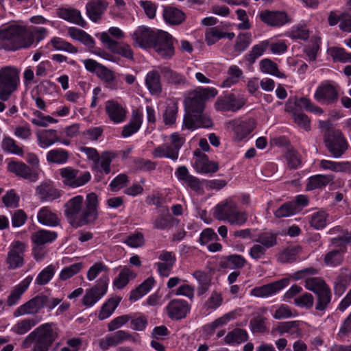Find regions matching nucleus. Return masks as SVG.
<instances>
[{
  "label": "nucleus",
  "mask_w": 351,
  "mask_h": 351,
  "mask_svg": "<svg viewBox=\"0 0 351 351\" xmlns=\"http://www.w3.org/2000/svg\"><path fill=\"white\" fill-rule=\"evenodd\" d=\"M234 36L233 32L226 33L218 27H213L206 32L205 40L208 45H212L221 38H227L229 40H232Z\"/></svg>",
  "instance_id": "e433bc0d"
},
{
  "label": "nucleus",
  "mask_w": 351,
  "mask_h": 351,
  "mask_svg": "<svg viewBox=\"0 0 351 351\" xmlns=\"http://www.w3.org/2000/svg\"><path fill=\"white\" fill-rule=\"evenodd\" d=\"M328 215L323 210L317 211L311 215L310 225L315 229L319 230L324 228L328 221Z\"/></svg>",
  "instance_id": "864d4df0"
},
{
  "label": "nucleus",
  "mask_w": 351,
  "mask_h": 351,
  "mask_svg": "<svg viewBox=\"0 0 351 351\" xmlns=\"http://www.w3.org/2000/svg\"><path fill=\"white\" fill-rule=\"evenodd\" d=\"M350 282L351 272L347 269H342L335 282V293L339 295H342Z\"/></svg>",
  "instance_id": "ea45409f"
},
{
  "label": "nucleus",
  "mask_w": 351,
  "mask_h": 351,
  "mask_svg": "<svg viewBox=\"0 0 351 351\" xmlns=\"http://www.w3.org/2000/svg\"><path fill=\"white\" fill-rule=\"evenodd\" d=\"M24 249V244L20 241H15L12 243L6 259V262L9 265V269H16L23 265V259L22 254Z\"/></svg>",
  "instance_id": "412c9836"
},
{
  "label": "nucleus",
  "mask_w": 351,
  "mask_h": 351,
  "mask_svg": "<svg viewBox=\"0 0 351 351\" xmlns=\"http://www.w3.org/2000/svg\"><path fill=\"white\" fill-rule=\"evenodd\" d=\"M267 318L261 315H256L250 322V330L253 333H264L267 331L265 324Z\"/></svg>",
  "instance_id": "5fc2aeb1"
},
{
  "label": "nucleus",
  "mask_w": 351,
  "mask_h": 351,
  "mask_svg": "<svg viewBox=\"0 0 351 351\" xmlns=\"http://www.w3.org/2000/svg\"><path fill=\"white\" fill-rule=\"evenodd\" d=\"M154 284V279L152 277L148 278L142 284H141L137 288L133 290L130 296L131 301H136L145 294H147Z\"/></svg>",
  "instance_id": "37998d69"
},
{
  "label": "nucleus",
  "mask_w": 351,
  "mask_h": 351,
  "mask_svg": "<svg viewBox=\"0 0 351 351\" xmlns=\"http://www.w3.org/2000/svg\"><path fill=\"white\" fill-rule=\"evenodd\" d=\"M36 193L43 201H51L60 197L59 191L47 183L39 185L36 188Z\"/></svg>",
  "instance_id": "c9c22d12"
},
{
  "label": "nucleus",
  "mask_w": 351,
  "mask_h": 351,
  "mask_svg": "<svg viewBox=\"0 0 351 351\" xmlns=\"http://www.w3.org/2000/svg\"><path fill=\"white\" fill-rule=\"evenodd\" d=\"M332 175H316L308 178L306 189L308 191L322 189L333 180Z\"/></svg>",
  "instance_id": "f704fd0d"
},
{
  "label": "nucleus",
  "mask_w": 351,
  "mask_h": 351,
  "mask_svg": "<svg viewBox=\"0 0 351 351\" xmlns=\"http://www.w3.org/2000/svg\"><path fill=\"white\" fill-rule=\"evenodd\" d=\"M217 90L214 88H199L190 93L184 99L186 113L192 114L202 113L204 102L209 98L215 97Z\"/></svg>",
  "instance_id": "7ed1b4c3"
},
{
  "label": "nucleus",
  "mask_w": 351,
  "mask_h": 351,
  "mask_svg": "<svg viewBox=\"0 0 351 351\" xmlns=\"http://www.w3.org/2000/svg\"><path fill=\"white\" fill-rule=\"evenodd\" d=\"M32 44V35L24 26L13 25L0 29V49L16 51Z\"/></svg>",
  "instance_id": "f03ea898"
},
{
  "label": "nucleus",
  "mask_w": 351,
  "mask_h": 351,
  "mask_svg": "<svg viewBox=\"0 0 351 351\" xmlns=\"http://www.w3.org/2000/svg\"><path fill=\"white\" fill-rule=\"evenodd\" d=\"M82 267L83 265L82 263H77L64 267L60 273V279L62 280H66L71 278L74 275L78 274L82 269Z\"/></svg>",
  "instance_id": "e2e57ef3"
},
{
  "label": "nucleus",
  "mask_w": 351,
  "mask_h": 351,
  "mask_svg": "<svg viewBox=\"0 0 351 351\" xmlns=\"http://www.w3.org/2000/svg\"><path fill=\"white\" fill-rule=\"evenodd\" d=\"M143 114L138 110L133 111L130 123L122 130L123 137H129L136 132L142 124Z\"/></svg>",
  "instance_id": "2f4dec72"
},
{
  "label": "nucleus",
  "mask_w": 351,
  "mask_h": 351,
  "mask_svg": "<svg viewBox=\"0 0 351 351\" xmlns=\"http://www.w3.org/2000/svg\"><path fill=\"white\" fill-rule=\"evenodd\" d=\"M213 125V123L210 117L202 112L195 114L186 113L183 119L182 128L194 130L197 128H212Z\"/></svg>",
  "instance_id": "f8f14e48"
},
{
  "label": "nucleus",
  "mask_w": 351,
  "mask_h": 351,
  "mask_svg": "<svg viewBox=\"0 0 351 351\" xmlns=\"http://www.w3.org/2000/svg\"><path fill=\"white\" fill-rule=\"evenodd\" d=\"M305 287L315 293L317 302L315 309L325 311L331 300V292L325 281L317 277H310L305 280Z\"/></svg>",
  "instance_id": "39448f33"
},
{
  "label": "nucleus",
  "mask_w": 351,
  "mask_h": 351,
  "mask_svg": "<svg viewBox=\"0 0 351 351\" xmlns=\"http://www.w3.org/2000/svg\"><path fill=\"white\" fill-rule=\"evenodd\" d=\"M343 259V250H336L328 252L324 257V263L326 265L336 267L340 265Z\"/></svg>",
  "instance_id": "4d7b16f0"
},
{
  "label": "nucleus",
  "mask_w": 351,
  "mask_h": 351,
  "mask_svg": "<svg viewBox=\"0 0 351 351\" xmlns=\"http://www.w3.org/2000/svg\"><path fill=\"white\" fill-rule=\"evenodd\" d=\"M285 158L291 169H297L301 165V156L293 148L287 150Z\"/></svg>",
  "instance_id": "338daca9"
},
{
  "label": "nucleus",
  "mask_w": 351,
  "mask_h": 351,
  "mask_svg": "<svg viewBox=\"0 0 351 351\" xmlns=\"http://www.w3.org/2000/svg\"><path fill=\"white\" fill-rule=\"evenodd\" d=\"M290 332L291 335L296 334L297 337L301 335V330L299 328L298 321H291L280 322L278 325L272 329V334H278L282 335L284 333Z\"/></svg>",
  "instance_id": "7c9ffc66"
},
{
  "label": "nucleus",
  "mask_w": 351,
  "mask_h": 351,
  "mask_svg": "<svg viewBox=\"0 0 351 351\" xmlns=\"http://www.w3.org/2000/svg\"><path fill=\"white\" fill-rule=\"evenodd\" d=\"M105 109L110 119L115 123L123 121L126 117L125 109L117 101L109 100L106 102Z\"/></svg>",
  "instance_id": "5701e85b"
},
{
  "label": "nucleus",
  "mask_w": 351,
  "mask_h": 351,
  "mask_svg": "<svg viewBox=\"0 0 351 351\" xmlns=\"http://www.w3.org/2000/svg\"><path fill=\"white\" fill-rule=\"evenodd\" d=\"M259 17L263 23L271 27H280L290 21L287 13L282 10H265L259 14Z\"/></svg>",
  "instance_id": "2eb2a0df"
},
{
  "label": "nucleus",
  "mask_w": 351,
  "mask_h": 351,
  "mask_svg": "<svg viewBox=\"0 0 351 351\" xmlns=\"http://www.w3.org/2000/svg\"><path fill=\"white\" fill-rule=\"evenodd\" d=\"M246 103L243 97H236L234 95L230 94L223 97L218 98L215 107L220 111H237L241 108Z\"/></svg>",
  "instance_id": "dca6fc26"
},
{
  "label": "nucleus",
  "mask_w": 351,
  "mask_h": 351,
  "mask_svg": "<svg viewBox=\"0 0 351 351\" xmlns=\"http://www.w3.org/2000/svg\"><path fill=\"white\" fill-rule=\"evenodd\" d=\"M260 69L262 72L276 76L280 78H285L286 75L278 71L277 64L268 58L262 60L260 62Z\"/></svg>",
  "instance_id": "8fccbe9b"
},
{
  "label": "nucleus",
  "mask_w": 351,
  "mask_h": 351,
  "mask_svg": "<svg viewBox=\"0 0 351 351\" xmlns=\"http://www.w3.org/2000/svg\"><path fill=\"white\" fill-rule=\"evenodd\" d=\"M38 220L40 223L49 226H56L60 221L57 215L47 207L40 210L38 213Z\"/></svg>",
  "instance_id": "79ce46f5"
},
{
  "label": "nucleus",
  "mask_w": 351,
  "mask_h": 351,
  "mask_svg": "<svg viewBox=\"0 0 351 351\" xmlns=\"http://www.w3.org/2000/svg\"><path fill=\"white\" fill-rule=\"evenodd\" d=\"M32 281V276H27L21 282L16 285L11 291L7 300V304L12 306L16 304L23 293L28 288L29 284Z\"/></svg>",
  "instance_id": "c756f323"
},
{
  "label": "nucleus",
  "mask_w": 351,
  "mask_h": 351,
  "mask_svg": "<svg viewBox=\"0 0 351 351\" xmlns=\"http://www.w3.org/2000/svg\"><path fill=\"white\" fill-rule=\"evenodd\" d=\"M297 206L293 202H287L278 208L274 215L278 218L287 217L295 213Z\"/></svg>",
  "instance_id": "774afa93"
},
{
  "label": "nucleus",
  "mask_w": 351,
  "mask_h": 351,
  "mask_svg": "<svg viewBox=\"0 0 351 351\" xmlns=\"http://www.w3.org/2000/svg\"><path fill=\"white\" fill-rule=\"evenodd\" d=\"M235 208L237 204L232 200L227 199L215 207L213 216L218 220L228 221Z\"/></svg>",
  "instance_id": "393cba45"
},
{
  "label": "nucleus",
  "mask_w": 351,
  "mask_h": 351,
  "mask_svg": "<svg viewBox=\"0 0 351 351\" xmlns=\"http://www.w3.org/2000/svg\"><path fill=\"white\" fill-rule=\"evenodd\" d=\"M108 7V3L106 0H90L86 5V14L93 22L101 20Z\"/></svg>",
  "instance_id": "6ab92c4d"
},
{
  "label": "nucleus",
  "mask_w": 351,
  "mask_h": 351,
  "mask_svg": "<svg viewBox=\"0 0 351 351\" xmlns=\"http://www.w3.org/2000/svg\"><path fill=\"white\" fill-rule=\"evenodd\" d=\"M247 332L245 330L239 328H236L228 332L223 339L224 342L228 345L240 344L243 342L247 341Z\"/></svg>",
  "instance_id": "72a5a7b5"
},
{
  "label": "nucleus",
  "mask_w": 351,
  "mask_h": 351,
  "mask_svg": "<svg viewBox=\"0 0 351 351\" xmlns=\"http://www.w3.org/2000/svg\"><path fill=\"white\" fill-rule=\"evenodd\" d=\"M20 82L19 71L12 66L0 70V99L7 101L15 92Z\"/></svg>",
  "instance_id": "423d86ee"
},
{
  "label": "nucleus",
  "mask_w": 351,
  "mask_h": 351,
  "mask_svg": "<svg viewBox=\"0 0 351 351\" xmlns=\"http://www.w3.org/2000/svg\"><path fill=\"white\" fill-rule=\"evenodd\" d=\"M269 43L267 41H263L254 45L250 53L245 56L246 60L249 62L250 64H253L256 60L264 53Z\"/></svg>",
  "instance_id": "bf43d9fd"
},
{
  "label": "nucleus",
  "mask_w": 351,
  "mask_h": 351,
  "mask_svg": "<svg viewBox=\"0 0 351 351\" xmlns=\"http://www.w3.org/2000/svg\"><path fill=\"white\" fill-rule=\"evenodd\" d=\"M255 242L261 244L266 250L276 245V237L271 232H263L257 235Z\"/></svg>",
  "instance_id": "13d9d810"
},
{
  "label": "nucleus",
  "mask_w": 351,
  "mask_h": 351,
  "mask_svg": "<svg viewBox=\"0 0 351 351\" xmlns=\"http://www.w3.org/2000/svg\"><path fill=\"white\" fill-rule=\"evenodd\" d=\"M59 17L84 27L86 24L82 19L80 12L75 9L61 8L58 10Z\"/></svg>",
  "instance_id": "473e14b6"
},
{
  "label": "nucleus",
  "mask_w": 351,
  "mask_h": 351,
  "mask_svg": "<svg viewBox=\"0 0 351 351\" xmlns=\"http://www.w3.org/2000/svg\"><path fill=\"white\" fill-rule=\"evenodd\" d=\"M51 43L52 46L56 50L65 51L71 53H75L77 52V49L75 47L60 38H53Z\"/></svg>",
  "instance_id": "0e129e2a"
},
{
  "label": "nucleus",
  "mask_w": 351,
  "mask_h": 351,
  "mask_svg": "<svg viewBox=\"0 0 351 351\" xmlns=\"http://www.w3.org/2000/svg\"><path fill=\"white\" fill-rule=\"evenodd\" d=\"M194 167L200 173H214L219 169L217 162L209 160L206 155H201L200 158H196Z\"/></svg>",
  "instance_id": "cd10ccee"
},
{
  "label": "nucleus",
  "mask_w": 351,
  "mask_h": 351,
  "mask_svg": "<svg viewBox=\"0 0 351 351\" xmlns=\"http://www.w3.org/2000/svg\"><path fill=\"white\" fill-rule=\"evenodd\" d=\"M289 282V278H282L272 283L255 287L251 291V295L259 298L269 297L287 286Z\"/></svg>",
  "instance_id": "f3484780"
},
{
  "label": "nucleus",
  "mask_w": 351,
  "mask_h": 351,
  "mask_svg": "<svg viewBox=\"0 0 351 351\" xmlns=\"http://www.w3.org/2000/svg\"><path fill=\"white\" fill-rule=\"evenodd\" d=\"M319 166L324 169L331 170L335 172H351V163L349 162H334L328 160H322Z\"/></svg>",
  "instance_id": "58836bf2"
},
{
  "label": "nucleus",
  "mask_w": 351,
  "mask_h": 351,
  "mask_svg": "<svg viewBox=\"0 0 351 351\" xmlns=\"http://www.w3.org/2000/svg\"><path fill=\"white\" fill-rule=\"evenodd\" d=\"M68 34L73 39L82 43L90 49L93 48L95 45L93 38L84 30L76 27H70L68 29Z\"/></svg>",
  "instance_id": "4c0bfd02"
},
{
  "label": "nucleus",
  "mask_w": 351,
  "mask_h": 351,
  "mask_svg": "<svg viewBox=\"0 0 351 351\" xmlns=\"http://www.w3.org/2000/svg\"><path fill=\"white\" fill-rule=\"evenodd\" d=\"M8 170L14 173L16 176L28 180L31 182H35L38 179V171L32 170L29 167L22 162H10L8 165Z\"/></svg>",
  "instance_id": "a211bd4d"
},
{
  "label": "nucleus",
  "mask_w": 351,
  "mask_h": 351,
  "mask_svg": "<svg viewBox=\"0 0 351 351\" xmlns=\"http://www.w3.org/2000/svg\"><path fill=\"white\" fill-rule=\"evenodd\" d=\"M145 84L152 94H159L162 90L160 76L157 71H152L147 74Z\"/></svg>",
  "instance_id": "a19ab883"
},
{
  "label": "nucleus",
  "mask_w": 351,
  "mask_h": 351,
  "mask_svg": "<svg viewBox=\"0 0 351 351\" xmlns=\"http://www.w3.org/2000/svg\"><path fill=\"white\" fill-rule=\"evenodd\" d=\"M167 313L169 317L176 319L184 318L190 311L189 304L182 300H173L167 306Z\"/></svg>",
  "instance_id": "4be33fe9"
},
{
  "label": "nucleus",
  "mask_w": 351,
  "mask_h": 351,
  "mask_svg": "<svg viewBox=\"0 0 351 351\" xmlns=\"http://www.w3.org/2000/svg\"><path fill=\"white\" fill-rule=\"evenodd\" d=\"M228 77L222 83L223 87L229 88L232 85L237 84L241 77L243 72L236 65L231 66L228 71Z\"/></svg>",
  "instance_id": "6e6d98bb"
},
{
  "label": "nucleus",
  "mask_w": 351,
  "mask_h": 351,
  "mask_svg": "<svg viewBox=\"0 0 351 351\" xmlns=\"http://www.w3.org/2000/svg\"><path fill=\"white\" fill-rule=\"evenodd\" d=\"M324 142L335 158L341 156L348 148L347 143L339 130H329L324 137Z\"/></svg>",
  "instance_id": "1a4fd4ad"
},
{
  "label": "nucleus",
  "mask_w": 351,
  "mask_h": 351,
  "mask_svg": "<svg viewBox=\"0 0 351 351\" xmlns=\"http://www.w3.org/2000/svg\"><path fill=\"white\" fill-rule=\"evenodd\" d=\"M97 196L88 193L86 200L82 195L72 197L64 204V215L69 223L74 228L93 223L97 218Z\"/></svg>",
  "instance_id": "f257e3e1"
},
{
  "label": "nucleus",
  "mask_w": 351,
  "mask_h": 351,
  "mask_svg": "<svg viewBox=\"0 0 351 351\" xmlns=\"http://www.w3.org/2000/svg\"><path fill=\"white\" fill-rule=\"evenodd\" d=\"M56 237L57 234L54 232L42 230L35 232L32 236V239L34 243L41 245L47 243L51 242L56 238Z\"/></svg>",
  "instance_id": "603ef678"
},
{
  "label": "nucleus",
  "mask_w": 351,
  "mask_h": 351,
  "mask_svg": "<svg viewBox=\"0 0 351 351\" xmlns=\"http://www.w3.org/2000/svg\"><path fill=\"white\" fill-rule=\"evenodd\" d=\"M314 97L321 104L330 105L337 101L339 93L335 86L325 83L317 87Z\"/></svg>",
  "instance_id": "4468645a"
},
{
  "label": "nucleus",
  "mask_w": 351,
  "mask_h": 351,
  "mask_svg": "<svg viewBox=\"0 0 351 351\" xmlns=\"http://www.w3.org/2000/svg\"><path fill=\"white\" fill-rule=\"evenodd\" d=\"M156 34V29L147 26H139L132 34L134 44L143 49H149Z\"/></svg>",
  "instance_id": "9b49d317"
},
{
  "label": "nucleus",
  "mask_w": 351,
  "mask_h": 351,
  "mask_svg": "<svg viewBox=\"0 0 351 351\" xmlns=\"http://www.w3.org/2000/svg\"><path fill=\"white\" fill-rule=\"evenodd\" d=\"M109 278L107 275L102 276L91 289L86 291L82 299V303L86 306H93L107 292Z\"/></svg>",
  "instance_id": "9d476101"
},
{
  "label": "nucleus",
  "mask_w": 351,
  "mask_h": 351,
  "mask_svg": "<svg viewBox=\"0 0 351 351\" xmlns=\"http://www.w3.org/2000/svg\"><path fill=\"white\" fill-rule=\"evenodd\" d=\"M246 260L241 255L234 254L228 256L226 259L221 262V266L223 268L230 269H241L244 267Z\"/></svg>",
  "instance_id": "a18cd8bd"
},
{
  "label": "nucleus",
  "mask_w": 351,
  "mask_h": 351,
  "mask_svg": "<svg viewBox=\"0 0 351 351\" xmlns=\"http://www.w3.org/2000/svg\"><path fill=\"white\" fill-rule=\"evenodd\" d=\"M97 76L108 86H110L116 79L115 74L113 71L109 69L106 66L102 65L96 74Z\"/></svg>",
  "instance_id": "680f3d73"
},
{
  "label": "nucleus",
  "mask_w": 351,
  "mask_h": 351,
  "mask_svg": "<svg viewBox=\"0 0 351 351\" xmlns=\"http://www.w3.org/2000/svg\"><path fill=\"white\" fill-rule=\"evenodd\" d=\"M48 302V297L44 295H37L14 311V316L17 317L23 315L36 314Z\"/></svg>",
  "instance_id": "ddd939ff"
},
{
  "label": "nucleus",
  "mask_w": 351,
  "mask_h": 351,
  "mask_svg": "<svg viewBox=\"0 0 351 351\" xmlns=\"http://www.w3.org/2000/svg\"><path fill=\"white\" fill-rule=\"evenodd\" d=\"M162 16L165 22L171 25L181 24L186 18L185 14L182 11L172 6L165 7Z\"/></svg>",
  "instance_id": "a878e982"
},
{
  "label": "nucleus",
  "mask_w": 351,
  "mask_h": 351,
  "mask_svg": "<svg viewBox=\"0 0 351 351\" xmlns=\"http://www.w3.org/2000/svg\"><path fill=\"white\" fill-rule=\"evenodd\" d=\"M37 141L41 148H47L56 142L60 141L56 130H38L36 133Z\"/></svg>",
  "instance_id": "b1692460"
},
{
  "label": "nucleus",
  "mask_w": 351,
  "mask_h": 351,
  "mask_svg": "<svg viewBox=\"0 0 351 351\" xmlns=\"http://www.w3.org/2000/svg\"><path fill=\"white\" fill-rule=\"evenodd\" d=\"M68 159V152L62 149H52L47 154V160L51 163L64 164Z\"/></svg>",
  "instance_id": "3c124183"
},
{
  "label": "nucleus",
  "mask_w": 351,
  "mask_h": 351,
  "mask_svg": "<svg viewBox=\"0 0 351 351\" xmlns=\"http://www.w3.org/2000/svg\"><path fill=\"white\" fill-rule=\"evenodd\" d=\"M163 75L166 80L171 84L179 85L186 82V78L184 76L169 68L163 69Z\"/></svg>",
  "instance_id": "69168bd1"
},
{
  "label": "nucleus",
  "mask_w": 351,
  "mask_h": 351,
  "mask_svg": "<svg viewBox=\"0 0 351 351\" xmlns=\"http://www.w3.org/2000/svg\"><path fill=\"white\" fill-rule=\"evenodd\" d=\"M55 272V265H48L39 273L37 278H36V283L41 286L47 284L54 276Z\"/></svg>",
  "instance_id": "052dcab7"
},
{
  "label": "nucleus",
  "mask_w": 351,
  "mask_h": 351,
  "mask_svg": "<svg viewBox=\"0 0 351 351\" xmlns=\"http://www.w3.org/2000/svg\"><path fill=\"white\" fill-rule=\"evenodd\" d=\"M236 317V313L234 311L226 313L223 316L216 319L211 323L205 325L203 327L204 334L206 337H209L214 334L215 330L217 328L221 327L226 325L229 322L234 319Z\"/></svg>",
  "instance_id": "bb28decb"
},
{
  "label": "nucleus",
  "mask_w": 351,
  "mask_h": 351,
  "mask_svg": "<svg viewBox=\"0 0 351 351\" xmlns=\"http://www.w3.org/2000/svg\"><path fill=\"white\" fill-rule=\"evenodd\" d=\"M121 298L119 297L110 298L104 303L100 310L98 317L100 320L109 317L119 304Z\"/></svg>",
  "instance_id": "49530a36"
},
{
  "label": "nucleus",
  "mask_w": 351,
  "mask_h": 351,
  "mask_svg": "<svg viewBox=\"0 0 351 351\" xmlns=\"http://www.w3.org/2000/svg\"><path fill=\"white\" fill-rule=\"evenodd\" d=\"M40 319L37 318H26L19 321L13 326L12 330L17 335H24L27 333L32 328L35 326Z\"/></svg>",
  "instance_id": "c03bdc74"
},
{
  "label": "nucleus",
  "mask_w": 351,
  "mask_h": 351,
  "mask_svg": "<svg viewBox=\"0 0 351 351\" xmlns=\"http://www.w3.org/2000/svg\"><path fill=\"white\" fill-rule=\"evenodd\" d=\"M193 276L199 282L197 287L198 295H203L209 289L211 281L210 277L205 271L201 270L195 271Z\"/></svg>",
  "instance_id": "de8ad7c7"
},
{
  "label": "nucleus",
  "mask_w": 351,
  "mask_h": 351,
  "mask_svg": "<svg viewBox=\"0 0 351 351\" xmlns=\"http://www.w3.org/2000/svg\"><path fill=\"white\" fill-rule=\"evenodd\" d=\"M53 323H45L30 332L23 343L24 348H28L32 343L50 347L58 337L57 328H53Z\"/></svg>",
  "instance_id": "20e7f679"
},
{
  "label": "nucleus",
  "mask_w": 351,
  "mask_h": 351,
  "mask_svg": "<svg viewBox=\"0 0 351 351\" xmlns=\"http://www.w3.org/2000/svg\"><path fill=\"white\" fill-rule=\"evenodd\" d=\"M152 48L160 56L169 59L175 53L173 38L167 32L156 29Z\"/></svg>",
  "instance_id": "0eeeda50"
},
{
  "label": "nucleus",
  "mask_w": 351,
  "mask_h": 351,
  "mask_svg": "<svg viewBox=\"0 0 351 351\" xmlns=\"http://www.w3.org/2000/svg\"><path fill=\"white\" fill-rule=\"evenodd\" d=\"M230 124L232 126L238 141H241L249 135L256 125L254 119H249L246 121L233 120L230 121Z\"/></svg>",
  "instance_id": "aec40b11"
},
{
  "label": "nucleus",
  "mask_w": 351,
  "mask_h": 351,
  "mask_svg": "<svg viewBox=\"0 0 351 351\" xmlns=\"http://www.w3.org/2000/svg\"><path fill=\"white\" fill-rule=\"evenodd\" d=\"M160 262L157 263L158 270L162 276L167 277L175 263L176 258L171 252L162 251L159 256Z\"/></svg>",
  "instance_id": "c85d7f7f"
},
{
  "label": "nucleus",
  "mask_w": 351,
  "mask_h": 351,
  "mask_svg": "<svg viewBox=\"0 0 351 351\" xmlns=\"http://www.w3.org/2000/svg\"><path fill=\"white\" fill-rule=\"evenodd\" d=\"M79 171L71 167L60 169V175L64 185L72 188L83 186L90 179V174L86 171L78 176Z\"/></svg>",
  "instance_id": "6e6552de"
},
{
  "label": "nucleus",
  "mask_w": 351,
  "mask_h": 351,
  "mask_svg": "<svg viewBox=\"0 0 351 351\" xmlns=\"http://www.w3.org/2000/svg\"><path fill=\"white\" fill-rule=\"evenodd\" d=\"M135 277L136 274L130 269L125 267L121 270L113 283L117 289H123L130 280L134 279Z\"/></svg>",
  "instance_id": "09e8293b"
}]
</instances>
